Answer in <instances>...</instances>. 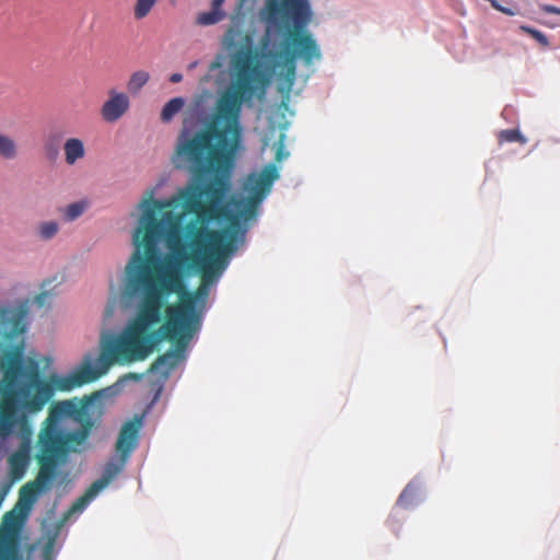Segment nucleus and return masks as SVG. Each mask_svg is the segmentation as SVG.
Wrapping results in <instances>:
<instances>
[{
    "label": "nucleus",
    "instance_id": "11",
    "mask_svg": "<svg viewBox=\"0 0 560 560\" xmlns=\"http://www.w3.org/2000/svg\"><path fill=\"white\" fill-rule=\"evenodd\" d=\"M130 107L128 94L115 89L108 91V100L101 107V116L106 122H115L120 119Z\"/></svg>",
    "mask_w": 560,
    "mask_h": 560
},
{
    "label": "nucleus",
    "instance_id": "3",
    "mask_svg": "<svg viewBox=\"0 0 560 560\" xmlns=\"http://www.w3.org/2000/svg\"><path fill=\"white\" fill-rule=\"evenodd\" d=\"M27 302L16 306L0 307V436L15 433L19 450L11 455H31L33 430L28 416L40 411L56 392H70L97 381L98 363L93 366L90 358L69 375L51 374L40 377V366L35 358L24 359V341L4 351L14 339L26 330Z\"/></svg>",
    "mask_w": 560,
    "mask_h": 560
},
{
    "label": "nucleus",
    "instance_id": "16",
    "mask_svg": "<svg viewBox=\"0 0 560 560\" xmlns=\"http://www.w3.org/2000/svg\"><path fill=\"white\" fill-rule=\"evenodd\" d=\"M185 100L183 97H174L170 100L162 108L161 120L170 122L184 107Z\"/></svg>",
    "mask_w": 560,
    "mask_h": 560
},
{
    "label": "nucleus",
    "instance_id": "27",
    "mask_svg": "<svg viewBox=\"0 0 560 560\" xmlns=\"http://www.w3.org/2000/svg\"><path fill=\"white\" fill-rule=\"evenodd\" d=\"M283 138H284V136H283V135H281L280 140H279V145H278V149H277V151H276V156H275V159H276V161H278V162L282 161V159H283V156H284V150H283V143H282ZM285 155H288V153H285Z\"/></svg>",
    "mask_w": 560,
    "mask_h": 560
},
{
    "label": "nucleus",
    "instance_id": "32",
    "mask_svg": "<svg viewBox=\"0 0 560 560\" xmlns=\"http://www.w3.org/2000/svg\"><path fill=\"white\" fill-rule=\"evenodd\" d=\"M224 2V0H212L211 9L213 10H221V5Z\"/></svg>",
    "mask_w": 560,
    "mask_h": 560
},
{
    "label": "nucleus",
    "instance_id": "13",
    "mask_svg": "<svg viewBox=\"0 0 560 560\" xmlns=\"http://www.w3.org/2000/svg\"><path fill=\"white\" fill-rule=\"evenodd\" d=\"M63 151L66 163L69 165H73L85 155L83 141L79 138H69L63 144Z\"/></svg>",
    "mask_w": 560,
    "mask_h": 560
},
{
    "label": "nucleus",
    "instance_id": "34",
    "mask_svg": "<svg viewBox=\"0 0 560 560\" xmlns=\"http://www.w3.org/2000/svg\"><path fill=\"white\" fill-rule=\"evenodd\" d=\"M246 0H241V5L245 2Z\"/></svg>",
    "mask_w": 560,
    "mask_h": 560
},
{
    "label": "nucleus",
    "instance_id": "25",
    "mask_svg": "<svg viewBox=\"0 0 560 560\" xmlns=\"http://www.w3.org/2000/svg\"><path fill=\"white\" fill-rule=\"evenodd\" d=\"M224 61V57L222 55L215 56V58L209 65V72H214L215 70L222 68Z\"/></svg>",
    "mask_w": 560,
    "mask_h": 560
},
{
    "label": "nucleus",
    "instance_id": "6",
    "mask_svg": "<svg viewBox=\"0 0 560 560\" xmlns=\"http://www.w3.org/2000/svg\"><path fill=\"white\" fill-rule=\"evenodd\" d=\"M82 446L74 432L66 428L65 420L50 406L37 436L35 455H69Z\"/></svg>",
    "mask_w": 560,
    "mask_h": 560
},
{
    "label": "nucleus",
    "instance_id": "24",
    "mask_svg": "<svg viewBox=\"0 0 560 560\" xmlns=\"http://www.w3.org/2000/svg\"><path fill=\"white\" fill-rule=\"evenodd\" d=\"M520 31L529 35L533 39H535L541 47H549V39L548 37L540 31L527 26V25H521Z\"/></svg>",
    "mask_w": 560,
    "mask_h": 560
},
{
    "label": "nucleus",
    "instance_id": "18",
    "mask_svg": "<svg viewBox=\"0 0 560 560\" xmlns=\"http://www.w3.org/2000/svg\"><path fill=\"white\" fill-rule=\"evenodd\" d=\"M224 15L223 11L211 9L208 12L199 13L196 18V22L199 25H213L223 20Z\"/></svg>",
    "mask_w": 560,
    "mask_h": 560
},
{
    "label": "nucleus",
    "instance_id": "1",
    "mask_svg": "<svg viewBox=\"0 0 560 560\" xmlns=\"http://www.w3.org/2000/svg\"><path fill=\"white\" fill-rule=\"evenodd\" d=\"M222 44L228 50L240 44L231 58L233 79L217 98L207 127L194 133L183 128L172 155L176 168L185 170L198 179L210 174L213 177L203 185L186 186L172 199L182 205L184 212L194 213L201 224L226 221L228 226L221 229L229 230L224 236L243 244L247 230L241 223L256 218L259 205L279 178V171L275 164H267L261 172L248 174L243 184L248 197H232L225 202L235 155L242 142V108L255 96L261 97L269 84V74L259 57L278 58L282 54L260 55L254 47L253 36L233 26L226 30Z\"/></svg>",
    "mask_w": 560,
    "mask_h": 560
},
{
    "label": "nucleus",
    "instance_id": "14",
    "mask_svg": "<svg viewBox=\"0 0 560 560\" xmlns=\"http://www.w3.org/2000/svg\"><path fill=\"white\" fill-rule=\"evenodd\" d=\"M9 477L12 482L18 481L25 475L32 457H8Z\"/></svg>",
    "mask_w": 560,
    "mask_h": 560
},
{
    "label": "nucleus",
    "instance_id": "10",
    "mask_svg": "<svg viewBox=\"0 0 560 560\" xmlns=\"http://www.w3.org/2000/svg\"><path fill=\"white\" fill-rule=\"evenodd\" d=\"M27 514L8 512L0 526V560H19V538Z\"/></svg>",
    "mask_w": 560,
    "mask_h": 560
},
{
    "label": "nucleus",
    "instance_id": "30",
    "mask_svg": "<svg viewBox=\"0 0 560 560\" xmlns=\"http://www.w3.org/2000/svg\"><path fill=\"white\" fill-rule=\"evenodd\" d=\"M183 80V75L180 73H173L170 77V82L172 83H179Z\"/></svg>",
    "mask_w": 560,
    "mask_h": 560
},
{
    "label": "nucleus",
    "instance_id": "33",
    "mask_svg": "<svg viewBox=\"0 0 560 560\" xmlns=\"http://www.w3.org/2000/svg\"><path fill=\"white\" fill-rule=\"evenodd\" d=\"M197 66H198V61H197V60H195V61L190 62V63L187 66V69H188V70H192V69H195Z\"/></svg>",
    "mask_w": 560,
    "mask_h": 560
},
{
    "label": "nucleus",
    "instance_id": "26",
    "mask_svg": "<svg viewBox=\"0 0 560 560\" xmlns=\"http://www.w3.org/2000/svg\"><path fill=\"white\" fill-rule=\"evenodd\" d=\"M539 9L545 13L558 14L560 15V8L552 4H540Z\"/></svg>",
    "mask_w": 560,
    "mask_h": 560
},
{
    "label": "nucleus",
    "instance_id": "8",
    "mask_svg": "<svg viewBox=\"0 0 560 560\" xmlns=\"http://www.w3.org/2000/svg\"><path fill=\"white\" fill-rule=\"evenodd\" d=\"M38 460L39 469L34 480L21 487L16 509L24 514L31 512L38 497L50 489L52 481L60 476L59 466L63 465L69 457H35Z\"/></svg>",
    "mask_w": 560,
    "mask_h": 560
},
{
    "label": "nucleus",
    "instance_id": "20",
    "mask_svg": "<svg viewBox=\"0 0 560 560\" xmlns=\"http://www.w3.org/2000/svg\"><path fill=\"white\" fill-rule=\"evenodd\" d=\"M158 0H136L133 5V16L136 20H142L151 12Z\"/></svg>",
    "mask_w": 560,
    "mask_h": 560
},
{
    "label": "nucleus",
    "instance_id": "7",
    "mask_svg": "<svg viewBox=\"0 0 560 560\" xmlns=\"http://www.w3.org/2000/svg\"><path fill=\"white\" fill-rule=\"evenodd\" d=\"M98 397L97 393L90 396H84L82 399L77 397L55 401L51 407L57 411L62 420H72L80 425L78 430H72L78 439L84 443L86 442L92 428L102 416V409L96 404Z\"/></svg>",
    "mask_w": 560,
    "mask_h": 560
},
{
    "label": "nucleus",
    "instance_id": "2",
    "mask_svg": "<svg viewBox=\"0 0 560 560\" xmlns=\"http://www.w3.org/2000/svg\"><path fill=\"white\" fill-rule=\"evenodd\" d=\"M175 205V199L155 200L153 189L140 200L124 293L140 300L155 294L162 314L166 299L178 294L179 301L165 308L164 330L180 332L185 341L200 329L210 289L241 244L224 236L229 230L210 229L196 220L182 229L179 217L172 211Z\"/></svg>",
    "mask_w": 560,
    "mask_h": 560
},
{
    "label": "nucleus",
    "instance_id": "31",
    "mask_svg": "<svg viewBox=\"0 0 560 560\" xmlns=\"http://www.w3.org/2000/svg\"><path fill=\"white\" fill-rule=\"evenodd\" d=\"M47 156L49 159H55L57 156L58 151L54 148H46Z\"/></svg>",
    "mask_w": 560,
    "mask_h": 560
},
{
    "label": "nucleus",
    "instance_id": "28",
    "mask_svg": "<svg viewBox=\"0 0 560 560\" xmlns=\"http://www.w3.org/2000/svg\"><path fill=\"white\" fill-rule=\"evenodd\" d=\"M48 296V293L46 292H42L39 294L36 295L35 298V302L39 305V306H43L45 304V301Z\"/></svg>",
    "mask_w": 560,
    "mask_h": 560
},
{
    "label": "nucleus",
    "instance_id": "15",
    "mask_svg": "<svg viewBox=\"0 0 560 560\" xmlns=\"http://www.w3.org/2000/svg\"><path fill=\"white\" fill-rule=\"evenodd\" d=\"M19 155V148L13 138L0 132V156L4 160H14Z\"/></svg>",
    "mask_w": 560,
    "mask_h": 560
},
{
    "label": "nucleus",
    "instance_id": "12",
    "mask_svg": "<svg viewBox=\"0 0 560 560\" xmlns=\"http://www.w3.org/2000/svg\"><path fill=\"white\" fill-rule=\"evenodd\" d=\"M140 429L141 419L128 421L122 425L116 442V451L119 455H129L135 451L138 444Z\"/></svg>",
    "mask_w": 560,
    "mask_h": 560
},
{
    "label": "nucleus",
    "instance_id": "22",
    "mask_svg": "<svg viewBox=\"0 0 560 560\" xmlns=\"http://www.w3.org/2000/svg\"><path fill=\"white\" fill-rule=\"evenodd\" d=\"M418 491V486L411 481L407 485V487L404 489V491L400 493L397 505L407 508L411 500L416 497Z\"/></svg>",
    "mask_w": 560,
    "mask_h": 560
},
{
    "label": "nucleus",
    "instance_id": "19",
    "mask_svg": "<svg viewBox=\"0 0 560 560\" xmlns=\"http://www.w3.org/2000/svg\"><path fill=\"white\" fill-rule=\"evenodd\" d=\"M498 140L500 144L504 142H518L521 144L527 143V138L524 137L518 129L501 130L498 135Z\"/></svg>",
    "mask_w": 560,
    "mask_h": 560
},
{
    "label": "nucleus",
    "instance_id": "5",
    "mask_svg": "<svg viewBox=\"0 0 560 560\" xmlns=\"http://www.w3.org/2000/svg\"><path fill=\"white\" fill-rule=\"evenodd\" d=\"M261 19L269 24L277 25L280 16L292 20L293 27L287 33L288 40L293 50L284 58V81L288 90L292 88L296 75L295 59L299 57L305 66L322 59L319 46L313 35L305 31L312 20V10L308 0H266L261 10Z\"/></svg>",
    "mask_w": 560,
    "mask_h": 560
},
{
    "label": "nucleus",
    "instance_id": "4",
    "mask_svg": "<svg viewBox=\"0 0 560 560\" xmlns=\"http://www.w3.org/2000/svg\"><path fill=\"white\" fill-rule=\"evenodd\" d=\"M161 320L160 298L149 294L145 300H140L136 315L127 326L118 335L102 340L97 358L101 376L113 365H127L145 360L162 341L168 340L175 348L159 355L149 369V372L159 373L166 380L184 359V352L192 338L184 341L180 332L168 334L164 330V323L153 329Z\"/></svg>",
    "mask_w": 560,
    "mask_h": 560
},
{
    "label": "nucleus",
    "instance_id": "9",
    "mask_svg": "<svg viewBox=\"0 0 560 560\" xmlns=\"http://www.w3.org/2000/svg\"><path fill=\"white\" fill-rule=\"evenodd\" d=\"M128 457H113L102 469L101 477L93 481L67 511V516L82 513L86 506L107 488L125 469Z\"/></svg>",
    "mask_w": 560,
    "mask_h": 560
},
{
    "label": "nucleus",
    "instance_id": "21",
    "mask_svg": "<svg viewBox=\"0 0 560 560\" xmlns=\"http://www.w3.org/2000/svg\"><path fill=\"white\" fill-rule=\"evenodd\" d=\"M86 209V203L83 201H78L70 203L63 209V218L66 221H74L80 215L83 214V212Z\"/></svg>",
    "mask_w": 560,
    "mask_h": 560
},
{
    "label": "nucleus",
    "instance_id": "17",
    "mask_svg": "<svg viewBox=\"0 0 560 560\" xmlns=\"http://www.w3.org/2000/svg\"><path fill=\"white\" fill-rule=\"evenodd\" d=\"M150 74L144 70L133 72L128 82L127 89L131 94H137L149 81Z\"/></svg>",
    "mask_w": 560,
    "mask_h": 560
},
{
    "label": "nucleus",
    "instance_id": "29",
    "mask_svg": "<svg viewBox=\"0 0 560 560\" xmlns=\"http://www.w3.org/2000/svg\"><path fill=\"white\" fill-rule=\"evenodd\" d=\"M270 44V37L268 34L264 35L260 39V46L262 49H266Z\"/></svg>",
    "mask_w": 560,
    "mask_h": 560
},
{
    "label": "nucleus",
    "instance_id": "23",
    "mask_svg": "<svg viewBox=\"0 0 560 560\" xmlns=\"http://www.w3.org/2000/svg\"><path fill=\"white\" fill-rule=\"evenodd\" d=\"M59 231V225L55 221H46L38 225V234L42 240L52 238Z\"/></svg>",
    "mask_w": 560,
    "mask_h": 560
}]
</instances>
